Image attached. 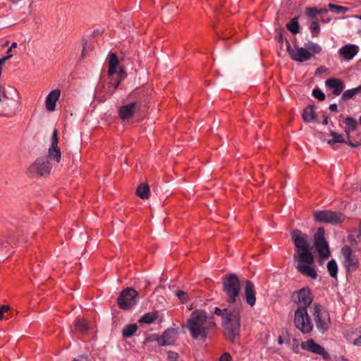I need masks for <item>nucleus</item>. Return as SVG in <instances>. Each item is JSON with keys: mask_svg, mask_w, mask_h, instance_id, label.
Listing matches in <instances>:
<instances>
[{"mask_svg": "<svg viewBox=\"0 0 361 361\" xmlns=\"http://www.w3.org/2000/svg\"><path fill=\"white\" fill-rule=\"evenodd\" d=\"M293 300L298 305L295 312L294 324L302 334H309L312 331L313 324L307 312L312 300L313 296L308 288H302L294 293Z\"/></svg>", "mask_w": 361, "mask_h": 361, "instance_id": "f257e3e1", "label": "nucleus"}, {"mask_svg": "<svg viewBox=\"0 0 361 361\" xmlns=\"http://www.w3.org/2000/svg\"><path fill=\"white\" fill-rule=\"evenodd\" d=\"M215 327L212 317L207 315L203 310H195L187 321V328L194 339H204L209 335V331Z\"/></svg>", "mask_w": 361, "mask_h": 361, "instance_id": "f03ea898", "label": "nucleus"}, {"mask_svg": "<svg viewBox=\"0 0 361 361\" xmlns=\"http://www.w3.org/2000/svg\"><path fill=\"white\" fill-rule=\"evenodd\" d=\"M296 249L293 259H298L305 263L313 262V255L310 250L311 238L300 230H294L290 233Z\"/></svg>", "mask_w": 361, "mask_h": 361, "instance_id": "7ed1b4c3", "label": "nucleus"}, {"mask_svg": "<svg viewBox=\"0 0 361 361\" xmlns=\"http://www.w3.org/2000/svg\"><path fill=\"white\" fill-rule=\"evenodd\" d=\"M240 308L235 307L227 312V341L235 343L239 341L240 329Z\"/></svg>", "mask_w": 361, "mask_h": 361, "instance_id": "20e7f679", "label": "nucleus"}, {"mask_svg": "<svg viewBox=\"0 0 361 361\" xmlns=\"http://www.w3.org/2000/svg\"><path fill=\"white\" fill-rule=\"evenodd\" d=\"M117 73V78L109 82V88H112V92L119 86L121 80L124 79L126 74L122 67H119L118 56L115 53L109 55L108 75L113 76Z\"/></svg>", "mask_w": 361, "mask_h": 361, "instance_id": "39448f33", "label": "nucleus"}, {"mask_svg": "<svg viewBox=\"0 0 361 361\" xmlns=\"http://www.w3.org/2000/svg\"><path fill=\"white\" fill-rule=\"evenodd\" d=\"M345 218L343 213L331 210H317L313 214L314 221L319 224L337 225L342 223Z\"/></svg>", "mask_w": 361, "mask_h": 361, "instance_id": "423d86ee", "label": "nucleus"}, {"mask_svg": "<svg viewBox=\"0 0 361 361\" xmlns=\"http://www.w3.org/2000/svg\"><path fill=\"white\" fill-rule=\"evenodd\" d=\"M317 330L324 333L329 329L331 319L329 312L321 305H315L312 313Z\"/></svg>", "mask_w": 361, "mask_h": 361, "instance_id": "0eeeda50", "label": "nucleus"}, {"mask_svg": "<svg viewBox=\"0 0 361 361\" xmlns=\"http://www.w3.org/2000/svg\"><path fill=\"white\" fill-rule=\"evenodd\" d=\"M241 290L239 278L235 274H227V302L231 304L238 301Z\"/></svg>", "mask_w": 361, "mask_h": 361, "instance_id": "6e6552de", "label": "nucleus"}, {"mask_svg": "<svg viewBox=\"0 0 361 361\" xmlns=\"http://www.w3.org/2000/svg\"><path fill=\"white\" fill-rule=\"evenodd\" d=\"M138 293L132 288L123 289L120 293L117 303L119 308L122 310H129L137 302Z\"/></svg>", "mask_w": 361, "mask_h": 361, "instance_id": "1a4fd4ad", "label": "nucleus"}, {"mask_svg": "<svg viewBox=\"0 0 361 361\" xmlns=\"http://www.w3.org/2000/svg\"><path fill=\"white\" fill-rule=\"evenodd\" d=\"M324 228L319 227L314 235V245L321 258H327L330 256V250L324 238Z\"/></svg>", "mask_w": 361, "mask_h": 361, "instance_id": "9d476101", "label": "nucleus"}, {"mask_svg": "<svg viewBox=\"0 0 361 361\" xmlns=\"http://www.w3.org/2000/svg\"><path fill=\"white\" fill-rule=\"evenodd\" d=\"M341 252L344 257V266L347 272L355 271L359 267V260L355 253L347 245L342 248Z\"/></svg>", "mask_w": 361, "mask_h": 361, "instance_id": "9b49d317", "label": "nucleus"}, {"mask_svg": "<svg viewBox=\"0 0 361 361\" xmlns=\"http://www.w3.org/2000/svg\"><path fill=\"white\" fill-rule=\"evenodd\" d=\"M51 165L47 157H40L30 166L29 171L40 176L49 175Z\"/></svg>", "mask_w": 361, "mask_h": 361, "instance_id": "f8f14e48", "label": "nucleus"}, {"mask_svg": "<svg viewBox=\"0 0 361 361\" xmlns=\"http://www.w3.org/2000/svg\"><path fill=\"white\" fill-rule=\"evenodd\" d=\"M300 346L303 350L321 355L325 360H328L330 357L329 354L325 349L322 345L316 343L312 338L302 342Z\"/></svg>", "mask_w": 361, "mask_h": 361, "instance_id": "ddd939ff", "label": "nucleus"}, {"mask_svg": "<svg viewBox=\"0 0 361 361\" xmlns=\"http://www.w3.org/2000/svg\"><path fill=\"white\" fill-rule=\"evenodd\" d=\"M296 269L298 271L307 276L312 279H316L317 276V272L314 269V259H313L312 263H305L300 262L298 259H294Z\"/></svg>", "mask_w": 361, "mask_h": 361, "instance_id": "4468645a", "label": "nucleus"}, {"mask_svg": "<svg viewBox=\"0 0 361 361\" xmlns=\"http://www.w3.org/2000/svg\"><path fill=\"white\" fill-rule=\"evenodd\" d=\"M139 109L140 105L135 102L123 105L119 108L118 116L123 121L128 120L133 117Z\"/></svg>", "mask_w": 361, "mask_h": 361, "instance_id": "2eb2a0df", "label": "nucleus"}, {"mask_svg": "<svg viewBox=\"0 0 361 361\" xmlns=\"http://www.w3.org/2000/svg\"><path fill=\"white\" fill-rule=\"evenodd\" d=\"M61 96V91L59 89L51 90L46 97L45 106L48 111H54L56 109V104Z\"/></svg>", "mask_w": 361, "mask_h": 361, "instance_id": "dca6fc26", "label": "nucleus"}, {"mask_svg": "<svg viewBox=\"0 0 361 361\" xmlns=\"http://www.w3.org/2000/svg\"><path fill=\"white\" fill-rule=\"evenodd\" d=\"M313 56L306 47H295L293 54L291 55V59L295 61L305 62L310 60Z\"/></svg>", "mask_w": 361, "mask_h": 361, "instance_id": "f3484780", "label": "nucleus"}, {"mask_svg": "<svg viewBox=\"0 0 361 361\" xmlns=\"http://www.w3.org/2000/svg\"><path fill=\"white\" fill-rule=\"evenodd\" d=\"M176 332L174 329H167L158 338L157 342L161 345H169L174 343Z\"/></svg>", "mask_w": 361, "mask_h": 361, "instance_id": "a211bd4d", "label": "nucleus"}, {"mask_svg": "<svg viewBox=\"0 0 361 361\" xmlns=\"http://www.w3.org/2000/svg\"><path fill=\"white\" fill-rule=\"evenodd\" d=\"M330 134L331 136H333V138L331 140H329L327 141V143L330 145H334L335 143H346L348 145H350L352 147H357L359 145H361V142H353L350 139H348V140L346 141L343 136L341 134H339L335 131L331 130L330 132Z\"/></svg>", "mask_w": 361, "mask_h": 361, "instance_id": "6ab92c4d", "label": "nucleus"}, {"mask_svg": "<svg viewBox=\"0 0 361 361\" xmlns=\"http://www.w3.org/2000/svg\"><path fill=\"white\" fill-rule=\"evenodd\" d=\"M325 85L333 89V94L336 96L339 95L345 88L343 81L338 78H329L325 81Z\"/></svg>", "mask_w": 361, "mask_h": 361, "instance_id": "aec40b11", "label": "nucleus"}, {"mask_svg": "<svg viewBox=\"0 0 361 361\" xmlns=\"http://www.w3.org/2000/svg\"><path fill=\"white\" fill-rule=\"evenodd\" d=\"M358 52V47L355 44H347L339 49V54L345 60H351Z\"/></svg>", "mask_w": 361, "mask_h": 361, "instance_id": "412c9836", "label": "nucleus"}, {"mask_svg": "<svg viewBox=\"0 0 361 361\" xmlns=\"http://www.w3.org/2000/svg\"><path fill=\"white\" fill-rule=\"evenodd\" d=\"M244 290L247 303L251 307L254 306L256 302L254 284L250 281H246Z\"/></svg>", "mask_w": 361, "mask_h": 361, "instance_id": "4be33fe9", "label": "nucleus"}, {"mask_svg": "<svg viewBox=\"0 0 361 361\" xmlns=\"http://www.w3.org/2000/svg\"><path fill=\"white\" fill-rule=\"evenodd\" d=\"M315 106L309 105L303 110L302 118L305 122H314L316 121Z\"/></svg>", "mask_w": 361, "mask_h": 361, "instance_id": "5701e85b", "label": "nucleus"}, {"mask_svg": "<svg viewBox=\"0 0 361 361\" xmlns=\"http://www.w3.org/2000/svg\"><path fill=\"white\" fill-rule=\"evenodd\" d=\"M75 330L79 331L80 334H86L90 329L89 324L86 320L77 318L74 322Z\"/></svg>", "mask_w": 361, "mask_h": 361, "instance_id": "b1692460", "label": "nucleus"}, {"mask_svg": "<svg viewBox=\"0 0 361 361\" xmlns=\"http://www.w3.org/2000/svg\"><path fill=\"white\" fill-rule=\"evenodd\" d=\"M344 122L346 124V126L345 127L344 130H345V133H346L348 139H350V131L356 130L357 126V122L355 118H353L352 117L345 118Z\"/></svg>", "mask_w": 361, "mask_h": 361, "instance_id": "393cba45", "label": "nucleus"}, {"mask_svg": "<svg viewBox=\"0 0 361 361\" xmlns=\"http://www.w3.org/2000/svg\"><path fill=\"white\" fill-rule=\"evenodd\" d=\"M61 150L58 147H49L48 152V160L55 161L59 163L61 160Z\"/></svg>", "mask_w": 361, "mask_h": 361, "instance_id": "a878e982", "label": "nucleus"}, {"mask_svg": "<svg viewBox=\"0 0 361 361\" xmlns=\"http://www.w3.org/2000/svg\"><path fill=\"white\" fill-rule=\"evenodd\" d=\"M149 187L145 183L140 184L136 190V195L143 200L149 197Z\"/></svg>", "mask_w": 361, "mask_h": 361, "instance_id": "bb28decb", "label": "nucleus"}, {"mask_svg": "<svg viewBox=\"0 0 361 361\" xmlns=\"http://www.w3.org/2000/svg\"><path fill=\"white\" fill-rule=\"evenodd\" d=\"M357 94H361V85H359L358 87L355 88H352L350 90H345L342 96L341 99L343 101L348 100L350 99H352L354 96H355Z\"/></svg>", "mask_w": 361, "mask_h": 361, "instance_id": "cd10ccee", "label": "nucleus"}, {"mask_svg": "<svg viewBox=\"0 0 361 361\" xmlns=\"http://www.w3.org/2000/svg\"><path fill=\"white\" fill-rule=\"evenodd\" d=\"M157 317L158 314L157 312H148L141 317V318L139 319V322L150 324L153 323L157 319Z\"/></svg>", "mask_w": 361, "mask_h": 361, "instance_id": "c85d7f7f", "label": "nucleus"}, {"mask_svg": "<svg viewBox=\"0 0 361 361\" xmlns=\"http://www.w3.org/2000/svg\"><path fill=\"white\" fill-rule=\"evenodd\" d=\"M287 29L293 34H297L299 32L298 17H294L286 24Z\"/></svg>", "mask_w": 361, "mask_h": 361, "instance_id": "c756f323", "label": "nucleus"}, {"mask_svg": "<svg viewBox=\"0 0 361 361\" xmlns=\"http://www.w3.org/2000/svg\"><path fill=\"white\" fill-rule=\"evenodd\" d=\"M137 330V326L135 324H129L126 326L122 331L123 336L125 338L132 336Z\"/></svg>", "mask_w": 361, "mask_h": 361, "instance_id": "7c9ffc66", "label": "nucleus"}, {"mask_svg": "<svg viewBox=\"0 0 361 361\" xmlns=\"http://www.w3.org/2000/svg\"><path fill=\"white\" fill-rule=\"evenodd\" d=\"M327 269L330 276L333 278H336L338 272V266L334 259H331L328 262Z\"/></svg>", "mask_w": 361, "mask_h": 361, "instance_id": "2f4dec72", "label": "nucleus"}, {"mask_svg": "<svg viewBox=\"0 0 361 361\" xmlns=\"http://www.w3.org/2000/svg\"><path fill=\"white\" fill-rule=\"evenodd\" d=\"M305 47L309 51H312L314 54H319L322 51V47L318 44L312 42L305 43Z\"/></svg>", "mask_w": 361, "mask_h": 361, "instance_id": "473e14b6", "label": "nucleus"}, {"mask_svg": "<svg viewBox=\"0 0 361 361\" xmlns=\"http://www.w3.org/2000/svg\"><path fill=\"white\" fill-rule=\"evenodd\" d=\"M328 6H329V9L331 11H334V12H335L337 14H339V13H346L347 11H349V8H347V7L335 5V4H329L328 5Z\"/></svg>", "mask_w": 361, "mask_h": 361, "instance_id": "72a5a7b5", "label": "nucleus"}, {"mask_svg": "<svg viewBox=\"0 0 361 361\" xmlns=\"http://www.w3.org/2000/svg\"><path fill=\"white\" fill-rule=\"evenodd\" d=\"M10 308L8 306L2 305L0 307V320L8 319L10 314Z\"/></svg>", "mask_w": 361, "mask_h": 361, "instance_id": "f704fd0d", "label": "nucleus"}, {"mask_svg": "<svg viewBox=\"0 0 361 361\" xmlns=\"http://www.w3.org/2000/svg\"><path fill=\"white\" fill-rule=\"evenodd\" d=\"M310 29L313 36H317L319 31L320 27L317 21H313L310 25Z\"/></svg>", "mask_w": 361, "mask_h": 361, "instance_id": "c9c22d12", "label": "nucleus"}, {"mask_svg": "<svg viewBox=\"0 0 361 361\" xmlns=\"http://www.w3.org/2000/svg\"><path fill=\"white\" fill-rule=\"evenodd\" d=\"M312 95L319 101H324L325 99L324 93L319 88L313 89Z\"/></svg>", "mask_w": 361, "mask_h": 361, "instance_id": "e433bc0d", "label": "nucleus"}, {"mask_svg": "<svg viewBox=\"0 0 361 361\" xmlns=\"http://www.w3.org/2000/svg\"><path fill=\"white\" fill-rule=\"evenodd\" d=\"M7 56L0 59V74H1V66L2 65L9 59L13 56L12 49L9 47L6 51Z\"/></svg>", "mask_w": 361, "mask_h": 361, "instance_id": "4c0bfd02", "label": "nucleus"}, {"mask_svg": "<svg viewBox=\"0 0 361 361\" xmlns=\"http://www.w3.org/2000/svg\"><path fill=\"white\" fill-rule=\"evenodd\" d=\"M318 14L317 8H306V15L310 18H315L316 16Z\"/></svg>", "mask_w": 361, "mask_h": 361, "instance_id": "58836bf2", "label": "nucleus"}, {"mask_svg": "<svg viewBox=\"0 0 361 361\" xmlns=\"http://www.w3.org/2000/svg\"><path fill=\"white\" fill-rule=\"evenodd\" d=\"M225 311H226V309L222 310V309H220L219 307H215V309H214V314L216 315L222 317V325L223 326H224L226 324L225 317H224Z\"/></svg>", "mask_w": 361, "mask_h": 361, "instance_id": "ea45409f", "label": "nucleus"}, {"mask_svg": "<svg viewBox=\"0 0 361 361\" xmlns=\"http://www.w3.org/2000/svg\"><path fill=\"white\" fill-rule=\"evenodd\" d=\"M58 142H59L58 133H57V130L55 129L51 135V145L50 147H58Z\"/></svg>", "mask_w": 361, "mask_h": 361, "instance_id": "a19ab883", "label": "nucleus"}, {"mask_svg": "<svg viewBox=\"0 0 361 361\" xmlns=\"http://www.w3.org/2000/svg\"><path fill=\"white\" fill-rule=\"evenodd\" d=\"M176 294L182 302H185L187 301L188 295L183 290H178Z\"/></svg>", "mask_w": 361, "mask_h": 361, "instance_id": "79ce46f5", "label": "nucleus"}, {"mask_svg": "<svg viewBox=\"0 0 361 361\" xmlns=\"http://www.w3.org/2000/svg\"><path fill=\"white\" fill-rule=\"evenodd\" d=\"M276 39L278 40V42L280 44V48L282 49L283 42V41H285V39L283 38L281 31L278 32Z\"/></svg>", "mask_w": 361, "mask_h": 361, "instance_id": "37998d69", "label": "nucleus"}, {"mask_svg": "<svg viewBox=\"0 0 361 361\" xmlns=\"http://www.w3.org/2000/svg\"><path fill=\"white\" fill-rule=\"evenodd\" d=\"M178 358V354L174 352H169L168 359L169 361H176Z\"/></svg>", "mask_w": 361, "mask_h": 361, "instance_id": "c03bdc74", "label": "nucleus"}, {"mask_svg": "<svg viewBox=\"0 0 361 361\" xmlns=\"http://www.w3.org/2000/svg\"><path fill=\"white\" fill-rule=\"evenodd\" d=\"M286 50L288 52L290 56L293 54L294 50L291 48L290 44L287 39H285Z\"/></svg>", "mask_w": 361, "mask_h": 361, "instance_id": "a18cd8bd", "label": "nucleus"}, {"mask_svg": "<svg viewBox=\"0 0 361 361\" xmlns=\"http://www.w3.org/2000/svg\"><path fill=\"white\" fill-rule=\"evenodd\" d=\"M353 344L357 346L361 345V336L354 340Z\"/></svg>", "mask_w": 361, "mask_h": 361, "instance_id": "49530a36", "label": "nucleus"}, {"mask_svg": "<svg viewBox=\"0 0 361 361\" xmlns=\"http://www.w3.org/2000/svg\"><path fill=\"white\" fill-rule=\"evenodd\" d=\"M338 106L336 104H332L329 106V110L331 111H337Z\"/></svg>", "mask_w": 361, "mask_h": 361, "instance_id": "de8ad7c7", "label": "nucleus"}, {"mask_svg": "<svg viewBox=\"0 0 361 361\" xmlns=\"http://www.w3.org/2000/svg\"><path fill=\"white\" fill-rule=\"evenodd\" d=\"M318 14L326 13L328 10L326 8H317Z\"/></svg>", "mask_w": 361, "mask_h": 361, "instance_id": "09e8293b", "label": "nucleus"}, {"mask_svg": "<svg viewBox=\"0 0 361 361\" xmlns=\"http://www.w3.org/2000/svg\"><path fill=\"white\" fill-rule=\"evenodd\" d=\"M222 287L224 290H226V276L221 277Z\"/></svg>", "mask_w": 361, "mask_h": 361, "instance_id": "8fccbe9b", "label": "nucleus"}, {"mask_svg": "<svg viewBox=\"0 0 361 361\" xmlns=\"http://www.w3.org/2000/svg\"><path fill=\"white\" fill-rule=\"evenodd\" d=\"M326 71V69L324 67H323V66H320V67H319V68L317 69V73H322V72H324V71Z\"/></svg>", "mask_w": 361, "mask_h": 361, "instance_id": "3c124183", "label": "nucleus"}, {"mask_svg": "<svg viewBox=\"0 0 361 361\" xmlns=\"http://www.w3.org/2000/svg\"><path fill=\"white\" fill-rule=\"evenodd\" d=\"M219 361H226V353H223L219 358Z\"/></svg>", "mask_w": 361, "mask_h": 361, "instance_id": "603ef678", "label": "nucleus"}, {"mask_svg": "<svg viewBox=\"0 0 361 361\" xmlns=\"http://www.w3.org/2000/svg\"><path fill=\"white\" fill-rule=\"evenodd\" d=\"M18 46L17 43L16 42H13L10 47V48L13 50V49H15Z\"/></svg>", "mask_w": 361, "mask_h": 361, "instance_id": "864d4df0", "label": "nucleus"}, {"mask_svg": "<svg viewBox=\"0 0 361 361\" xmlns=\"http://www.w3.org/2000/svg\"><path fill=\"white\" fill-rule=\"evenodd\" d=\"M322 123L324 125H326L328 123V117L327 116H325L323 121H322Z\"/></svg>", "mask_w": 361, "mask_h": 361, "instance_id": "5fc2aeb1", "label": "nucleus"}, {"mask_svg": "<svg viewBox=\"0 0 361 361\" xmlns=\"http://www.w3.org/2000/svg\"><path fill=\"white\" fill-rule=\"evenodd\" d=\"M1 245H2L3 247H7V245L8 244V241H7V240H6V242L2 241V242L1 243Z\"/></svg>", "mask_w": 361, "mask_h": 361, "instance_id": "6e6d98bb", "label": "nucleus"}, {"mask_svg": "<svg viewBox=\"0 0 361 361\" xmlns=\"http://www.w3.org/2000/svg\"><path fill=\"white\" fill-rule=\"evenodd\" d=\"M227 361H231V356L227 353Z\"/></svg>", "mask_w": 361, "mask_h": 361, "instance_id": "4d7b16f0", "label": "nucleus"}, {"mask_svg": "<svg viewBox=\"0 0 361 361\" xmlns=\"http://www.w3.org/2000/svg\"><path fill=\"white\" fill-rule=\"evenodd\" d=\"M278 342L279 343L281 344L283 343V340L281 338V337H279V339H278Z\"/></svg>", "mask_w": 361, "mask_h": 361, "instance_id": "13d9d810", "label": "nucleus"}, {"mask_svg": "<svg viewBox=\"0 0 361 361\" xmlns=\"http://www.w3.org/2000/svg\"><path fill=\"white\" fill-rule=\"evenodd\" d=\"M359 233H360V235H361V220H360V226H359Z\"/></svg>", "mask_w": 361, "mask_h": 361, "instance_id": "bf43d9fd", "label": "nucleus"}, {"mask_svg": "<svg viewBox=\"0 0 361 361\" xmlns=\"http://www.w3.org/2000/svg\"><path fill=\"white\" fill-rule=\"evenodd\" d=\"M84 49H85V47L83 48V51L82 52V54L83 55L84 54Z\"/></svg>", "mask_w": 361, "mask_h": 361, "instance_id": "052dcab7", "label": "nucleus"}, {"mask_svg": "<svg viewBox=\"0 0 361 361\" xmlns=\"http://www.w3.org/2000/svg\"><path fill=\"white\" fill-rule=\"evenodd\" d=\"M360 123L361 124V116L360 117Z\"/></svg>", "mask_w": 361, "mask_h": 361, "instance_id": "680f3d73", "label": "nucleus"}, {"mask_svg": "<svg viewBox=\"0 0 361 361\" xmlns=\"http://www.w3.org/2000/svg\"><path fill=\"white\" fill-rule=\"evenodd\" d=\"M359 18L361 20V15L359 16Z\"/></svg>", "mask_w": 361, "mask_h": 361, "instance_id": "e2e57ef3", "label": "nucleus"}]
</instances>
